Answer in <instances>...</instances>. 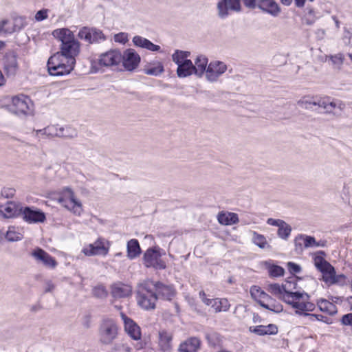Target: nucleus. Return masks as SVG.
I'll return each instance as SVG.
<instances>
[{"label": "nucleus", "instance_id": "17", "mask_svg": "<svg viewBox=\"0 0 352 352\" xmlns=\"http://www.w3.org/2000/svg\"><path fill=\"white\" fill-rule=\"evenodd\" d=\"M120 316L124 322V330L126 333L134 340H140L142 337L140 327L124 313H120Z\"/></svg>", "mask_w": 352, "mask_h": 352}, {"label": "nucleus", "instance_id": "34", "mask_svg": "<svg viewBox=\"0 0 352 352\" xmlns=\"http://www.w3.org/2000/svg\"><path fill=\"white\" fill-rule=\"evenodd\" d=\"M230 305L226 298H214L212 308L214 312L227 311Z\"/></svg>", "mask_w": 352, "mask_h": 352}, {"label": "nucleus", "instance_id": "1", "mask_svg": "<svg viewBox=\"0 0 352 352\" xmlns=\"http://www.w3.org/2000/svg\"><path fill=\"white\" fill-rule=\"evenodd\" d=\"M52 34L61 42V45L60 52L54 54L48 60L49 74L56 76L68 74L74 68L75 58L80 53V43L67 28L55 30Z\"/></svg>", "mask_w": 352, "mask_h": 352}, {"label": "nucleus", "instance_id": "10", "mask_svg": "<svg viewBox=\"0 0 352 352\" xmlns=\"http://www.w3.org/2000/svg\"><path fill=\"white\" fill-rule=\"evenodd\" d=\"M121 52L118 50H111L101 54L97 63L101 67L113 68L121 65Z\"/></svg>", "mask_w": 352, "mask_h": 352}, {"label": "nucleus", "instance_id": "15", "mask_svg": "<svg viewBox=\"0 0 352 352\" xmlns=\"http://www.w3.org/2000/svg\"><path fill=\"white\" fill-rule=\"evenodd\" d=\"M24 26V19L17 17L13 20L3 19L0 21V34H12L21 30Z\"/></svg>", "mask_w": 352, "mask_h": 352}, {"label": "nucleus", "instance_id": "38", "mask_svg": "<svg viewBox=\"0 0 352 352\" xmlns=\"http://www.w3.org/2000/svg\"><path fill=\"white\" fill-rule=\"evenodd\" d=\"M292 232V227L285 221L278 229V236L285 240H287Z\"/></svg>", "mask_w": 352, "mask_h": 352}, {"label": "nucleus", "instance_id": "40", "mask_svg": "<svg viewBox=\"0 0 352 352\" xmlns=\"http://www.w3.org/2000/svg\"><path fill=\"white\" fill-rule=\"evenodd\" d=\"M267 267L270 276L278 277L284 275V269L276 265L267 264Z\"/></svg>", "mask_w": 352, "mask_h": 352}, {"label": "nucleus", "instance_id": "59", "mask_svg": "<svg viewBox=\"0 0 352 352\" xmlns=\"http://www.w3.org/2000/svg\"><path fill=\"white\" fill-rule=\"evenodd\" d=\"M283 223H284V221H283L281 219H272V218H269L267 220V223L268 225L277 226L278 228H279L281 226V224H283Z\"/></svg>", "mask_w": 352, "mask_h": 352}, {"label": "nucleus", "instance_id": "19", "mask_svg": "<svg viewBox=\"0 0 352 352\" xmlns=\"http://www.w3.org/2000/svg\"><path fill=\"white\" fill-rule=\"evenodd\" d=\"M257 8L274 17L278 16L281 12L280 6L274 0H257Z\"/></svg>", "mask_w": 352, "mask_h": 352}, {"label": "nucleus", "instance_id": "47", "mask_svg": "<svg viewBox=\"0 0 352 352\" xmlns=\"http://www.w3.org/2000/svg\"><path fill=\"white\" fill-rule=\"evenodd\" d=\"M61 135L59 138L72 139L77 137V131L75 129L70 126L63 127V130L60 132Z\"/></svg>", "mask_w": 352, "mask_h": 352}, {"label": "nucleus", "instance_id": "5", "mask_svg": "<svg viewBox=\"0 0 352 352\" xmlns=\"http://www.w3.org/2000/svg\"><path fill=\"white\" fill-rule=\"evenodd\" d=\"M9 111L19 116L30 114L33 111V103L31 99L23 94L12 97L11 102L8 105Z\"/></svg>", "mask_w": 352, "mask_h": 352}, {"label": "nucleus", "instance_id": "43", "mask_svg": "<svg viewBox=\"0 0 352 352\" xmlns=\"http://www.w3.org/2000/svg\"><path fill=\"white\" fill-rule=\"evenodd\" d=\"M314 265L320 272H323L324 269H327L331 265L329 262L324 260L321 256L318 255L314 257Z\"/></svg>", "mask_w": 352, "mask_h": 352}, {"label": "nucleus", "instance_id": "2", "mask_svg": "<svg viewBox=\"0 0 352 352\" xmlns=\"http://www.w3.org/2000/svg\"><path fill=\"white\" fill-rule=\"evenodd\" d=\"M298 105L305 109H313L314 107L318 106L322 108L327 113L339 114L344 109L345 104L338 100H331L328 97L314 98L310 96H304L300 99Z\"/></svg>", "mask_w": 352, "mask_h": 352}, {"label": "nucleus", "instance_id": "55", "mask_svg": "<svg viewBox=\"0 0 352 352\" xmlns=\"http://www.w3.org/2000/svg\"><path fill=\"white\" fill-rule=\"evenodd\" d=\"M199 297L201 299L202 302L208 305V306H210L212 307V305H213V302H214V298H206V295L205 294V292L204 291H201L199 292Z\"/></svg>", "mask_w": 352, "mask_h": 352}, {"label": "nucleus", "instance_id": "16", "mask_svg": "<svg viewBox=\"0 0 352 352\" xmlns=\"http://www.w3.org/2000/svg\"><path fill=\"white\" fill-rule=\"evenodd\" d=\"M31 254L37 262L50 269H54L58 265L54 258L40 248L34 249Z\"/></svg>", "mask_w": 352, "mask_h": 352}, {"label": "nucleus", "instance_id": "6", "mask_svg": "<svg viewBox=\"0 0 352 352\" xmlns=\"http://www.w3.org/2000/svg\"><path fill=\"white\" fill-rule=\"evenodd\" d=\"M118 330V325L114 320L111 318L103 319L98 331L100 341L104 344H111L116 338Z\"/></svg>", "mask_w": 352, "mask_h": 352}, {"label": "nucleus", "instance_id": "28", "mask_svg": "<svg viewBox=\"0 0 352 352\" xmlns=\"http://www.w3.org/2000/svg\"><path fill=\"white\" fill-rule=\"evenodd\" d=\"M200 345V341L197 338H190L181 343L178 352H197Z\"/></svg>", "mask_w": 352, "mask_h": 352}, {"label": "nucleus", "instance_id": "33", "mask_svg": "<svg viewBox=\"0 0 352 352\" xmlns=\"http://www.w3.org/2000/svg\"><path fill=\"white\" fill-rule=\"evenodd\" d=\"M217 219L222 225H232L239 222L238 215L234 212H221Z\"/></svg>", "mask_w": 352, "mask_h": 352}, {"label": "nucleus", "instance_id": "42", "mask_svg": "<svg viewBox=\"0 0 352 352\" xmlns=\"http://www.w3.org/2000/svg\"><path fill=\"white\" fill-rule=\"evenodd\" d=\"M92 294L98 298H105L108 295V292L104 285H98L93 288Z\"/></svg>", "mask_w": 352, "mask_h": 352}, {"label": "nucleus", "instance_id": "25", "mask_svg": "<svg viewBox=\"0 0 352 352\" xmlns=\"http://www.w3.org/2000/svg\"><path fill=\"white\" fill-rule=\"evenodd\" d=\"M22 206L12 201L0 206V215L4 218H13L21 214Z\"/></svg>", "mask_w": 352, "mask_h": 352}, {"label": "nucleus", "instance_id": "41", "mask_svg": "<svg viewBox=\"0 0 352 352\" xmlns=\"http://www.w3.org/2000/svg\"><path fill=\"white\" fill-rule=\"evenodd\" d=\"M63 130V126L59 125H50L45 127V132L49 138L58 137L61 135L60 132Z\"/></svg>", "mask_w": 352, "mask_h": 352}, {"label": "nucleus", "instance_id": "32", "mask_svg": "<svg viewBox=\"0 0 352 352\" xmlns=\"http://www.w3.org/2000/svg\"><path fill=\"white\" fill-rule=\"evenodd\" d=\"M317 305L321 311L331 316L336 314L338 311L336 306L333 302L323 298L317 301Z\"/></svg>", "mask_w": 352, "mask_h": 352}, {"label": "nucleus", "instance_id": "60", "mask_svg": "<svg viewBox=\"0 0 352 352\" xmlns=\"http://www.w3.org/2000/svg\"><path fill=\"white\" fill-rule=\"evenodd\" d=\"M244 5L250 9L257 8V0H243Z\"/></svg>", "mask_w": 352, "mask_h": 352}, {"label": "nucleus", "instance_id": "62", "mask_svg": "<svg viewBox=\"0 0 352 352\" xmlns=\"http://www.w3.org/2000/svg\"><path fill=\"white\" fill-rule=\"evenodd\" d=\"M316 320L322 321L327 324L329 323V318L320 314H316Z\"/></svg>", "mask_w": 352, "mask_h": 352}, {"label": "nucleus", "instance_id": "50", "mask_svg": "<svg viewBox=\"0 0 352 352\" xmlns=\"http://www.w3.org/2000/svg\"><path fill=\"white\" fill-rule=\"evenodd\" d=\"M32 136L36 138L38 141L50 138L48 137V134L45 132V128L39 130H34L32 132Z\"/></svg>", "mask_w": 352, "mask_h": 352}, {"label": "nucleus", "instance_id": "26", "mask_svg": "<svg viewBox=\"0 0 352 352\" xmlns=\"http://www.w3.org/2000/svg\"><path fill=\"white\" fill-rule=\"evenodd\" d=\"M249 331L251 333H254L256 335L263 336H272L276 335L278 331L277 325L274 324H269L268 325H257L250 327Z\"/></svg>", "mask_w": 352, "mask_h": 352}, {"label": "nucleus", "instance_id": "37", "mask_svg": "<svg viewBox=\"0 0 352 352\" xmlns=\"http://www.w3.org/2000/svg\"><path fill=\"white\" fill-rule=\"evenodd\" d=\"M252 241L256 245L262 249L268 246L265 237L254 231L252 232Z\"/></svg>", "mask_w": 352, "mask_h": 352}, {"label": "nucleus", "instance_id": "4", "mask_svg": "<svg viewBox=\"0 0 352 352\" xmlns=\"http://www.w3.org/2000/svg\"><path fill=\"white\" fill-rule=\"evenodd\" d=\"M153 281L146 280L139 285L137 292L138 305L146 310L155 307L157 296L153 289Z\"/></svg>", "mask_w": 352, "mask_h": 352}, {"label": "nucleus", "instance_id": "12", "mask_svg": "<svg viewBox=\"0 0 352 352\" xmlns=\"http://www.w3.org/2000/svg\"><path fill=\"white\" fill-rule=\"evenodd\" d=\"M227 69L228 66L225 63L220 60L211 61L207 67L205 78L210 82H217Z\"/></svg>", "mask_w": 352, "mask_h": 352}, {"label": "nucleus", "instance_id": "46", "mask_svg": "<svg viewBox=\"0 0 352 352\" xmlns=\"http://www.w3.org/2000/svg\"><path fill=\"white\" fill-rule=\"evenodd\" d=\"M91 28L83 27L79 30L78 36L79 38L85 41L87 43H91Z\"/></svg>", "mask_w": 352, "mask_h": 352}, {"label": "nucleus", "instance_id": "35", "mask_svg": "<svg viewBox=\"0 0 352 352\" xmlns=\"http://www.w3.org/2000/svg\"><path fill=\"white\" fill-rule=\"evenodd\" d=\"M164 72V66L161 62H156L154 64H150L144 69V73L147 75L159 76Z\"/></svg>", "mask_w": 352, "mask_h": 352}, {"label": "nucleus", "instance_id": "29", "mask_svg": "<svg viewBox=\"0 0 352 352\" xmlns=\"http://www.w3.org/2000/svg\"><path fill=\"white\" fill-rule=\"evenodd\" d=\"M208 58L202 55L198 56L193 65L194 74L199 77L206 74L208 67Z\"/></svg>", "mask_w": 352, "mask_h": 352}, {"label": "nucleus", "instance_id": "53", "mask_svg": "<svg viewBox=\"0 0 352 352\" xmlns=\"http://www.w3.org/2000/svg\"><path fill=\"white\" fill-rule=\"evenodd\" d=\"M15 191V189L13 188L6 187L2 189L1 195L5 198H11L14 195Z\"/></svg>", "mask_w": 352, "mask_h": 352}, {"label": "nucleus", "instance_id": "30", "mask_svg": "<svg viewBox=\"0 0 352 352\" xmlns=\"http://www.w3.org/2000/svg\"><path fill=\"white\" fill-rule=\"evenodd\" d=\"M127 257L132 260L140 256L141 248L137 239H131L127 242Z\"/></svg>", "mask_w": 352, "mask_h": 352}, {"label": "nucleus", "instance_id": "11", "mask_svg": "<svg viewBox=\"0 0 352 352\" xmlns=\"http://www.w3.org/2000/svg\"><path fill=\"white\" fill-rule=\"evenodd\" d=\"M217 15L225 19L230 15V11L240 12L241 11V0H219L217 3Z\"/></svg>", "mask_w": 352, "mask_h": 352}, {"label": "nucleus", "instance_id": "64", "mask_svg": "<svg viewBox=\"0 0 352 352\" xmlns=\"http://www.w3.org/2000/svg\"><path fill=\"white\" fill-rule=\"evenodd\" d=\"M305 1L306 0H294V3L298 8H302L305 6Z\"/></svg>", "mask_w": 352, "mask_h": 352}, {"label": "nucleus", "instance_id": "8", "mask_svg": "<svg viewBox=\"0 0 352 352\" xmlns=\"http://www.w3.org/2000/svg\"><path fill=\"white\" fill-rule=\"evenodd\" d=\"M110 243L104 238L98 237L93 243L83 247L82 252L87 256H102L108 254Z\"/></svg>", "mask_w": 352, "mask_h": 352}, {"label": "nucleus", "instance_id": "48", "mask_svg": "<svg viewBox=\"0 0 352 352\" xmlns=\"http://www.w3.org/2000/svg\"><path fill=\"white\" fill-rule=\"evenodd\" d=\"M91 43L99 42L101 40L105 39V37L102 31L96 28H91Z\"/></svg>", "mask_w": 352, "mask_h": 352}, {"label": "nucleus", "instance_id": "23", "mask_svg": "<svg viewBox=\"0 0 352 352\" xmlns=\"http://www.w3.org/2000/svg\"><path fill=\"white\" fill-rule=\"evenodd\" d=\"M314 244L315 238L311 236L300 234L294 239L295 251L298 254L302 253L304 248H314Z\"/></svg>", "mask_w": 352, "mask_h": 352}, {"label": "nucleus", "instance_id": "54", "mask_svg": "<svg viewBox=\"0 0 352 352\" xmlns=\"http://www.w3.org/2000/svg\"><path fill=\"white\" fill-rule=\"evenodd\" d=\"M287 268L289 272L293 274L299 273L301 271L300 266L292 262L287 263Z\"/></svg>", "mask_w": 352, "mask_h": 352}, {"label": "nucleus", "instance_id": "44", "mask_svg": "<svg viewBox=\"0 0 352 352\" xmlns=\"http://www.w3.org/2000/svg\"><path fill=\"white\" fill-rule=\"evenodd\" d=\"M264 308L274 313H280L283 310V305L272 298L267 304L264 305Z\"/></svg>", "mask_w": 352, "mask_h": 352}, {"label": "nucleus", "instance_id": "7", "mask_svg": "<svg viewBox=\"0 0 352 352\" xmlns=\"http://www.w3.org/2000/svg\"><path fill=\"white\" fill-rule=\"evenodd\" d=\"M58 201L76 216H80L83 212L82 204L75 198L74 192L69 188H65L63 190V195L59 197Z\"/></svg>", "mask_w": 352, "mask_h": 352}, {"label": "nucleus", "instance_id": "22", "mask_svg": "<svg viewBox=\"0 0 352 352\" xmlns=\"http://www.w3.org/2000/svg\"><path fill=\"white\" fill-rule=\"evenodd\" d=\"M111 294L115 298H127L132 294V287L121 282L115 283L111 286Z\"/></svg>", "mask_w": 352, "mask_h": 352}, {"label": "nucleus", "instance_id": "36", "mask_svg": "<svg viewBox=\"0 0 352 352\" xmlns=\"http://www.w3.org/2000/svg\"><path fill=\"white\" fill-rule=\"evenodd\" d=\"M322 273V280L327 284L331 285L336 274L335 268L331 265L327 269H324Z\"/></svg>", "mask_w": 352, "mask_h": 352}, {"label": "nucleus", "instance_id": "51", "mask_svg": "<svg viewBox=\"0 0 352 352\" xmlns=\"http://www.w3.org/2000/svg\"><path fill=\"white\" fill-rule=\"evenodd\" d=\"M346 276L344 274H335L331 285L338 284L339 285H344L346 284Z\"/></svg>", "mask_w": 352, "mask_h": 352}, {"label": "nucleus", "instance_id": "39", "mask_svg": "<svg viewBox=\"0 0 352 352\" xmlns=\"http://www.w3.org/2000/svg\"><path fill=\"white\" fill-rule=\"evenodd\" d=\"M190 55V52L176 50L172 56L173 61L177 65V66L185 62L186 58Z\"/></svg>", "mask_w": 352, "mask_h": 352}, {"label": "nucleus", "instance_id": "63", "mask_svg": "<svg viewBox=\"0 0 352 352\" xmlns=\"http://www.w3.org/2000/svg\"><path fill=\"white\" fill-rule=\"evenodd\" d=\"M303 316L307 317L310 322L316 321V314H309V312H307L303 315Z\"/></svg>", "mask_w": 352, "mask_h": 352}, {"label": "nucleus", "instance_id": "49", "mask_svg": "<svg viewBox=\"0 0 352 352\" xmlns=\"http://www.w3.org/2000/svg\"><path fill=\"white\" fill-rule=\"evenodd\" d=\"M250 294L252 297L258 302L259 298H262L264 295L265 292L261 290L259 287L254 285L251 287Z\"/></svg>", "mask_w": 352, "mask_h": 352}, {"label": "nucleus", "instance_id": "58", "mask_svg": "<svg viewBox=\"0 0 352 352\" xmlns=\"http://www.w3.org/2000/svg\"><path fill=\"white\" fill-rule=\"evenodd\" d=\"M272 300V298L265 292L264 295L262 296V298H259L258 302V304L264 308V305L267 304L269 301Z\"/></svg>", "mask_w": 352, "mask_h": 352}, {"label": "nucleus", "instance_id": "61", "mask_svg": "<svg viewBox=\"0 0 352 352\" xmlns=\"http://www.w3.org/2000/svg\"><path fill=\"white\" fill-rule=\"evenodd\" d=\"M55 286L52 281H47L45 283V292H51L54 290Z\"/></svg>", "mask_w": 352, "mask_h": 352}, {"label": "nucleus", "instance_id": "14", "mask_svg": "<svg viewBox=\"0 0 352 352\" xmlns=\"http://www.w3.org/2000/svg\"><path fill=\"white\" fill-rule=\"evenodd\" d=\"M23 219L28 223H43L46 217L45 213L34 207H23L20 214Z\"/></svg>", "mask_w": 352, "mask_h": 352}, {"label": "nucleus", "instance_id": "9", "mask_svg": "<svg viewBox=\"0 0 352 352\" xmlns=\"http://www.w3.org/2000/svg\"><path fill=\"white\" fill-rule=\"evenodd\" d=\"M162 253L159 247L148 248L143 256V263L146 267H153L155 270H164L166 263L161 258Z\"/></svg>", "mask_w": 352, "mask_h": 352}, {"label": "nucleus", "instance_id": "3", "mask_svg": "<svg viewBox=\"0 0 352 352\" xmlns=\"http://www.w3.org/2000/svg\"><path fill=\"white\" fill-rule=\"evenodd\" d=\"M283 300L292 305L299 316L313 311L316 308L315 305L309 301V296L305 292H287L283 296Z\"/></svg>", "mask_w": 352, "mask_h": 352}, {"label": "nucleus", "instance_id": "21", "mask_svg": "<svg viewBox=\"0 0 352 352\" xmlns=\"http://www.w3.org/2000/svg\"><path fill=\"white\" fill-rule=\"evenodd\" d=\"M296 283L287 282L285 285L280 286L278 283L269 284L266 288L267 291L273 295L278 296L283 300V296L287 292H292L296 288Z\"/></svg>", "mask_w": 352, "mask_h": 352}, {"label": "nucleus", "instance_id": "56", "mask_svg": "<svg viewBox=\"0 0 352 352\" xmlns=\"http://www.w3.org/2000/svg\"><path fill=\"white\" fill-rule=\"evenodd\" d=\"M48 10L43 9L38 11L35 14V19L38 21H43L47 18Z\"/></svg>", "mask_w": 352, "mask_h": 352}, {"label": "nucleus", "instance_id": "57", "mask_svg": "<svg viewBox=\"0 0 352 352\" xmlns=\"http://www.w3.org/2000/svg\"><path fill=\"white\" fill-rule=\"evenodd\" d=\"M341 322L344 325H349L352 327V313L344 315L342 318Z\"/></svg>", "mask_w": 352, "mask_h": 352}, {"label": "nucleus", "instance_id": "52", "mask_svg": "<svg viewBox=\"0 0 352 352\" xmlns=\"http://www.w3.org/2000/svg\"><path fill=\"white\" fill-rule=\"evenodd\" d=\"M114 41L122 44L126 43L128 41V34L120 32L114 36Z\"/></svg>", "mask_w": 352, "mask_h": 352}, {"label": "nucleus", "instance_id": "27", "mask_svg": "<svg viewBox=\"0 0 352 352\" xmlns=\"http://www.w3.org/2000/svg\"><path fill=\"white\" fill-rule=\"evenodd\" d=\"M132 41L135 46L146 49L151 52H160L161 50L160 45L153 43L148 39L141 36H135L133 38Z\"/></svg>", "mask_w": 352, "mask_h": 352}, {"label": "nucleus", "instance_id": "24", "mask_svg": "<svg viewBox=\"0 0 352 352\" xmlns=\"http://www.w3.org/2000/svg\"><path fill=\"white\" fill-rule=\"evenodd\" d=\"M153 289L157 294V298H161L170 300L175 295V290L172 286L164 285L160 282H153Z\"/></svg>", "mask_w": 352, "mask_h": 352}, {"label": "nucleus", "instance_id": "18", "mask_svg": "<svg viewBox=\"0 0 352 352\" xmlns=\"http://www.w3.org/2000/svg\"><path fill=\"white\" fill-rule=\"evenodd\" d=\"M173 333L164 329H160L157 333V344L163 352H170L173 348Z\"/></svg>", "mask_w": 352, "mask_h": 352}, {"label": "nucleus", "instance_id": "31", "mask_svg": "<svg viewBox=\"0 0 352 352\" xmlns=\"http://www.w3.org/2000/svg\"><path fill=\"white\" fill-rule=\"evenodd\" d=\"M193 64L190 60H186L185 62L178 65L177 74L179 78H185L194 73Z\"/></svg>", "mask_w": 352, "mask_h": 352}, {"label": "nucleus", "instance_id": "20", "mask_svg": "<svg viewBox=\"0 0 352 352\" xmlns=\"http://www.w3.org/2000/svg\"><path fill=\"white\" fill-rule=\"evenodd\" d=\"M4 70L8 76H14L19 69L16 55L13 52H8L3 58Z\"/></svg>", "mask_w": 352, "mask_h": 352}, {"label": "nucleus", "instance_id": "13", "mask_svg": "<svg viewBox=\"0 0 352 352\" xmlns=\"http://www.w3.org/2000/svg\"><path fill=\"white\" fill-rule=\"evenodd\" d=\"M121 65L129 72L135 70L140 63V56L135 50L129 48L121 53Z\"/></svg>", "mask_w": 352, "mask_h": 352}, {"label": "nucleus", "instance_id": "45", "mask_svg": "<svg viewBox=\"0 0 352 352\" xmlns=\"http://www.w3.org/2000/svg\"><path fill=\"white\" fill-rule=\"evenodd\" d=\"M6 238L9 241H17L22 239V234L17 232L14 228H9L6 232Z\"/></svg>", "mask_w": 352, "mask_h": 352}]
</instances>
